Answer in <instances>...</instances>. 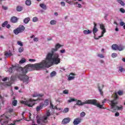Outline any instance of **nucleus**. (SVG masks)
I'll use <instances>...</instances> for the list:
<instances>
[{"instance_id":"nucleus-1","label":"nucleus","mask_w":125,"mask_h":125,"mask_svg":"<svg viewBox=\"0 0 125 125\" xmlns=\"http://www.w3.org/2000/svg\"><path fill=\"white\" fill-rule=\"evenodd\" d=\"M61 61V60L59 58V54L51 52L48 53L45 60H43L40 63L43 66V69H44V68L51 67L53 64L58 65Z\"/></svg>"},{"instance_id":"nucleus-2","label":"nucleus","mask_w":125,"mask_h":125,"mask_svg":"<svg viewBox=\"0 0 125 125\" xmlns=\"http://www.w3.org/2000/svg\"><path fill=\"white\" fill-rule=\"evenodd\" d=\"M43 66L41 62L36 63L35 64H28L26 65L24 68L21 67H17L16 69L17 71H21V74H27L28 72L33 71V70H36L37 71H40L43 68Z\"/></svg>"},{"instance_id":"nucleus-3","label":"nucleus","mask_w":125,"mask_h":125,"mask_svg":"<svg viewBox=\"0 0 125 125\" xmlns=\"http://www.w3.org/2000/svg\"><path fill=\"white\" fill-rule=\"evenodd\" d=\"M97 26V24H96V23L94 22V27L93 28V33L94 36V38L95 40H99L100 38H102V37H104V34L106 33V29L105 28V26H104V24H101L100 25V28L101 30H102V35L101 36H99L98 38H96V33L98 32V29H97V27H96Z\"/></svg>"},{"instance_id":"nucleus-4","label":"nucleus","mask_w":125,"mask_h":125,"mask_svg":"<svg viewBox=\"0 0 125 125\" xmlns=\"http://www.w3.org/2000/svg\"><path fill=\"white\" fill-rule=\"evenodd\" d=\"M84 104H91V105H94V106L98 107L100 109H105V108L103 107V105L98 103L97 100L95 99L86 100L83 103L79 104L78 105H84Z\"/></svg>"},{"instance_id":"nucleus-5","label":"nucleus","mask_w":125,"mask_h":125,"mask_svg":"<svg viewBox=\"0 0 125 125\" xmlns=\"http://www.w3.org/2000/svg\"><path fill=\"white\" fill-rule=\"evenodd\" d=\"M40 100L41 99H37L36 100L33 99H29L26 101H21V104H23L26 106H28V107H33V106H34L36 104V103H35V101H40Z\"/></svg>"},{"instance_id":"nucleus-6","label":"nucleus","mask_w":125,"mask_h":125,"mask_svg":"<svg viewBox=\"0 0 125 125\" xmlns=\"http://www.w3.org/2000/svg\"><path fill=\"white\" fill-rule=\"evenodd\" d=\"M20 74L17 75V78L22 81L25 84H28V83L30 82L29 81V76H27L26 74L21 73L20 72Z\"/></svg>"},{"instance_id":"nucleus-7","label":"nucleus","mask_w":125,"mask_h":125,"mask_svg":"<svg viewBox=\"0 0 125 125\" xmlns=\"http://www.w3.org/2000/svg\"><path fill=\"white\" fill-rule=\"evenodd\" d=\"M47 123V117L43 116L37 119V124L41 125H44V124Z\"/></svg>"},{"instance_id":"nucleus-8","label":"nucleus","mask_w":125,"mask_h":125,"mask_svg":"<svg viewBox=\"0 0 125 125\" xmlns=\"http://www.w3.org/2000/svg\"><path fill=\"white\" fill-rule=\"evenodd\" d=\"M117 99H119V96H118V94L117 93H115L114 99L110 101L111 109H114L116 105H118V102H117Z\"/></svg>"},{"instance_id":"nucleus-9","label":"nucleus","mask_w":125,"mask_h":125,"mask_svg":"<svg viewBox=\"0 0 125 125\" xmlns=\"http://www.w3.org/2000/svg\"><path fill=\"white\" fill-rule=\"evenodd\" d=\"M24 31H25V27L21 25L17 29H14L13 32L15 35H18V34L24 32Z\"/></svg>"},{"instance_id":"nucleus-10","label":"nucleus","mask_w":125,"mask_h":125,"mask_svg":"<svg viewBox=\"0 0 125 125\" xmlns=\"http://www.w3.org/2000/svg\"><path fill=\"white\" fill-rule=\"evenodd\" d=\"M3 121L4 124H8V121H9V117H7L4 114H3L2 115H1L0 117V122Z\"/></svg>"},{"instance_id":"nucleus-11","label":"nucleus","mask_w":125,"mask_h":125,"mask_svg":"<svg viewBox=\"0 0 125 125\" xmlns=\"http://www.w3.org/2000/svg\"><path fill=\"white\" fill-rule=\"evenodd\" d=\"M62 46H63V45H62L59 43L56 44L55 48H52L51 50V52L54 53V52H56V51H58V49H59V48H60V47H62Z\"/></svg>"},{"instance_id":"nucleus-12","label":"nucleus","mask_w":125,"mask_h":125,"mask_svg":"<svg viewBox=\"0 0 125 125\" xmlns=\"http://www.w3.org/2000/svg\"><path fill=\"white\" fill-rule=\"evenodd\" d=\"M71 121V118H66L62 120V125H67V124H69Z\"/></svg>"},{"instance_id":"nucleus-13","label":"nucleus","mask_w":125,"mask_h":125,"mask_svg":"<svg viewBox=\"0 0 125 125\" xmlns=\"http://www.w3.org/2000/svg\"><path fill=\"white\" fill-rule=\"evenodd\" d=\"M20 66L17 67V66H13V67H10L8 69V71L9 72V73H10L11 74H12V73H13V70H16V71H17V72H21V70H17V69H16L17 68H19Z\"/></svg>"},{"instance_id":"nucleus-14","label":"nucleus","mask_w":125,"mask_h":125,"mask_svg":"<svg viewBox=\"0 0 125 125\" xmlns=\"http://www.w3.org/2000/svg\"><path fill=\"white\" fill-rule=\"evenodd\" d=\"M81 122H82V119L80 118H76L74 119L73 121V125H79V124H81Z\"/></svg>"},{"instance_id":"nucleus-15","label":"nucleus","mask_w":125,"mask_h":125,"mask_svg":"<svg viewBox=\"0 0 125 125\" xmlns=\"http://www.w3.org/2000/svg\"><path fill=\"white\" fill-rule=\"evenodd\" d=\"M123 107L122 105H121L120 106H117V105H115L114 108H111V109H114L113 110L111 111V112L114 113V112H115L116 110H123Z\"/></svg>"},{"instance_id":"nucleus-16","label":"nucleus","mask_w":125,"mask_h":125,"mask_svg":"<svg viewBox=\"0 0 125 125\" xmlns=\"http://www.w3.org/2000/svg\"><path fill=\"white\" fill-rule=\"evenodd\" d=\"M98 87L101 95H102V96H103V91H102V89L104 87V85L102 84L101 86H100L99 84H98Z\"/></svg>"},{"instance_id":"nucleus-17","label":"nucleus","mask_w":125,"mask_h":125,"mask_svg":"<svg viewBox=\"0 0 125 125\" xmlns=\"http://www.w3.org/2000/svg\"><path fill=\"white\" fill-rule=\"evenodd\" d=\"M11 22H12V23H17L18 21V18H17V17H12L11 18Z\"/></svg>"},{"instance_id":"nucleus-18","label":"nucleus","mask_w":125,"mask_h":125,"mask_svg":"<svg viewBox=\"0 0 125 125\" xmlns=\"http://www.w3.org/2000/svg\"><path fill=\"white\" fill-rule=\"evenodd\" d=\"M124 49V47L123 45L122 44L118 45L117 50H119V51H123Z\"/></svg>"},{"instance_id":"nucleus-19","label":"nucleus","mask_w":125,"mask_h":125,"mask_svg":"<svg viewBox=\"0 0 125 125\" xmlns=\"http://www.w3.org/2000/svg\"><path fill=\"white\" fill-rule=\"evenodd\" d=\"M42 108H43V105H42V104H41L40 106H37L36 107L37 112H40V111H41V110H42Z\"/></svg>"},{"instance_id":"nucleus-20","label":"nucleus","mask_w":125,"mask_h":125,"mask_svg":"<svg viewBox=\"0 0 125 125\" xmlns=\"http://www.w3.org/2000/svg\"><path fill=\"white\" fill-rule=\"evenodd\" d=\"M40 6L41 8H42V9H44V10H46L47 9V7L45 4H44V3L40 4Z\"/></svg>"},{"instance_id":"nucleus-21","label":"nucleus","mask_w":125,"mask_h":125,"mask_svg":"<svg viewBox=\"0 0 125 125\" xmlns=\"http://www.w3.org/2000/svg\"><path fill=\"white\" fill-rule=\"evenodd\" d=\"M118 45L117 44H113L111 46V47H112L113 50H118Z\"/></svg>"},{"instance_id":"nucleus-22","label":"nucleus","mask_w":125,"mask_h":125,"mask_svg":"<svg viewBox=\"0 0 125 125\" xmlns=\"http://www.w3.org/2000/svg\"><path fill=\"white\" fill-rule=\"evenodd\" d=\"M83 34H84V35H88L89 34H91V33H92V31L88 29L87 30H84L83 31Z\"/></svg>"},{"instance_id":"nucleus-23","label":"nucleus","mask_w":125,"mask_h":125,"mask_svg":"<svg viewBox=\"0 0 125 125\" xmlns=\"http://www.w3.org/2000/svg\"><path fill=\"white\" fill-rule=\"evenodd\" d=\"M17 11L19 12H20V11H22L23 10V7L21 6H18L16 8Z\"/></svg>"},{"instance_id":"nucleus-24","label":"nucleus","mask_w":125,"mask_h":125,"mask_svg":"<svg viewBox=\"0 0 125 125\" xmlns=\"http://www.w3.org/2000/svg\"><path fill=\"white\" fill-rule=\"evenodd\" d=\"M25 4L28 6H30V5L32 4V1H31L30 0H26L25 1Z\"/></svg>"},{"instance_id":"nucleus-25","label":"nucleus","mask_w":125,"mask_h":125,"mask_svg":"<svg viewBox=\"0 0 125 125\" xmlns=\"http://www.w3.org/2000/svg\"><path fill=\"white\" fill-rule=\"evenodd\" d=\"M30 20V18H26L23 20V22L24 23H25V24H28Z\"/></svg>"},{"instance_id":"nucleus-26","label":"nucleus","mask_w":125,"mask_h":125,"mask_svg":"<svg viewBox=\"0 0 125 125\" xmlns=\"http://www.w3.org/2000/svg\"><path fill=\"white\" fill-rule=\"evenodd\" d=\"M2 84L4 86H10L11 85V83L9 82H5L2 83Z\"/></svg>"},{"instance_id":"nucleus-27","label":"nucleus","mask_w":125,"mask_h":125,"mask_svg":"<svg viewBox=\"0 0 125 125\" xmlns=\"http://www.w3.org/2000/svg\"><path fill=\"white\" fill-rule=\"evenodd\" d=\"M48 100H46L44 101L43 104H42V105H43V107H45L48 105Z\"/></svg>"},{"instance_id":"nucleus-28","label":"nucleus","mask_w":125,"mask_h":125,"mask_svg":"<svg viewBox=\"0 0 125 125\" xmlns=\"http://www.w3.org/2000/svg\"><path fill=\"white\" fill-rule=\"evenodd\" d=\"M117 2L120 3V4H121L123 6H125V2L124 1H123V0H117Z\"/></svg>"},{"instance_id":"nucleus-29","label":"nucleus","mask_w":125,"mask_h":125,"mask_svg":"<svg viewBox=\"0 0 125 125\" xmlns=\"http://www.w3.org/2000/svg\"><path fill=\"white\" fill-rule=\"evenodd\" d=\"M77 103L75 105H78V106H83V105H80L78 104H82V103H83V102H82V101L80 100H77Z\"/></svg>"},{"instance_id":"nucleus-30","label":"nucleus","mask_w":125,"mask_h":125,"mask_svg":"<svg viewBox=\"0 0 125 125\" xmlns=\"http://www.w3.org/2000/svg\"><path fill=\"white\" fill-rule=\"evenodd\" d=\"M26 60L25 58L21 59V61H20L19 63L20 64H24L25 62H26Z\"/></svg>"},{"instance_id":"nucleus-31","label":"nucleus","mask_w":125,"mask_h":125,"mask_svg":"<svg viewBox=\"0 0 125 125\" xmlns=\"http://www.w3.org/2000/svg\"><path fill=\"white\" fill-rule=\"evenodd\" d=\"M119 70L120 71V72H121V73H123V72H125V68H124L123 67V66H120L119 68Z\"/></svg>"},{"instance_id":"nucleus-32","label":"nucleus","mask_w":125,"mask_h":125,"mask_svg":"<svg viewBox=\"0 0 125 125\" xmlns=\"http://www.w3.org/2000/svg\"><path fill=\"white\" fill-rule=\"evenodd\" d=\"M4 55L6 56V57H9V56H12V53L6 52L5 53Z\"/></svg>"},{"instance_id":"nucleus-33","label":"nucleus","mask_w":125,"mask_h":125,"mask_svg":"<svg viewBox=\"0 0 125 125\" xmlns=\"http://www.w3.org/2000/svg\"><path fill=\"white\" fill-rule=\"evenodd\" d=\"M56 23H57L56 21H55L54 20L51 21L50 22V24L51 25H55L56 24Z\"/></svg>"},{"instance_id":"nucleus-34","label":"nucleus","mask_w":125,"mask_h":125,"mask_svg":"<svg viewBox=\"0 0 125 125\" xmlns=\"http://www.w3.org/2000/svg\"><path fill=\"white\" fill-rule=\"evenodd\" d=\"M56 76V72H55V71H53V72H52L51 73V74H50V77H51V78H52V77H54V76Z\"/></svg>"},{"instance_id":"nucleus-35","label":"nucleus","mask_w":125,"mask_h":125,"mask_svg":"<svg viewBox=\"0 0 125 125\" xmlns=\"http://www.w3.org/2000/svg\"><path fill=\"white\" fill-rule=\"evenodd\" d=\"M111 57L112 58H116V57H118V54L116 53H113L111 54Z\"/></svg>"},{"instance_id":"nucleus-36","label":"nucleus","mask_w":125,"mask_h":125,"mask_svg":"<svg viewBox=\"0 0 125 125\" xmlns=\"http://www.w3.org/2000/svg\"><path fill=\"white\" fill-rule=\"evenodd\" d=\"M12 105L13 106H16L17 105V100H14L12 101Z\"/></svg>"},{"instance_id":"nucleus-37","label":"nucleus","mask_w":125,"mask_h":125,"mask_svg":"<svg viewBox=\"0 0 125 125\" xmlns=\"http://www.w3.org/2000/svg\"><path fill=\"white\" fill-rule=\"evenodd\" d=\"M77 99L71 98L68 101V102H69V103H71V102H73L74 101H77Z\"/></svg>"},{"instance_id":"nucleus-38","label":"nucleus","mask_w":125,"mask_h":125,"mask_svg":"<svg viewBox=\"0 0 125 125\" xmlns=\"http://www.w3.org/2000/svg\"><path fill=\"white\" fill-rule=\"evenodd\" d=\"M8 22L7 21H5V22H4L2 24V27H3V28H4V27H5V26L7 25V24H8Z\"/></svg>"},{"instance_id":"nucleus-39","label":"nucleus","mask_w":125,"mask_h":125,"mask_svg":"<svg viewBox=\"0 0 125 125\" xmlns=\"http://www.w3.org/2000/svg\"><path fill=\"white\" fill-rule=\"evenodd\" d=\"M23 51H24V48H23V47H21L19 48V52H23Z\"/></svg>"},{"instance_id":"nucleus-40","label":"nucleus","mask_w":125,"mask_h":125,"mask_svg":"<svg viewBox=\"0 0 125 125\" xmlns=\"http://www.w3.org/2000/svg\"><path fill=\"white\" fill-rule=\"evenodd\" d=\"M49 116H50V112L49 111H48L46 113V116H45V117H47V119H48Z\"/></svg>"},{"instance_id":"nucleus-41","label":"nucleus","mask_w":125,"mask_h":125,"mask_svg":"<svg viewBox=\"0 0 125 125\" xmlns=\"http://www.w3.org/2000/svg\"><path fill=\"white\" fill-rule=\"evenodd\" d=\"M17 44H18V45H20V46H23V43L21 41H18Z\"/></svg>"},{"instance_id":"nucleus-42","label":"nucleus","mask_w":125,"mask_h":125,"mask_svg":"<svg viewBox=\"0 0 125 125\" xmlns=\"http://www.w3.org/2000/svg\"><path fill=\"white\" fill-rule=\"evenodd\" d=\"M33 22H37L38 21V18L37 17H35L32 19Z\"/></svg>"},{"instance_id":"nucleus-43","label":"nucleus","mask_w":125,"mask_h":125,"mask_svg":"<svg viewBox=\"0 0 125 125\" xmlns=\"http://www.w3.org/2000/svg\"><path fill=\"white\" fill-rule=\"evenodd\" d=\"M75 79L74 76H69L68 78V81H72V80H74Z\"/></svg>"},{"instance_id":"nucleus-44","label":"nucleus","mask_w":125,"mask_h":125,"mask_svg":"<svg viewBox=\"0 0 125 125\" xmlns=\"http://www.w3.org/2000/svg\"><path fill=\"white\" fill-rule=\"evenodd\" d=\"M81 117H82V118L84 117V116H85V112L83 111L81 114H80Z\"/></svg>"},{"instance_id":"nucleus-45","label":"nucleus","mask_w":125,"mask_h":125,"mask_svg":"<svg viewBox=\"0 0 125 125\" xmlns=\"http://www.w3.org/2000/svg\"><path fill=\"white\" fill-rule=\"evenodd\" d=\"M21 121H23V119H20V120H15L13 123H15V124H16V123H20Z\"/></svg>"},{"instance_id":"nucleus-46","label":"nucleus","mask_w":125,"mask_h":125,"mask_svg":"<svg viewBox=\"0 0 125 125\" xmlns=\"http://www.w3.org/2000/svg\"><path fill=\"white\" fill-rule=\"evenodd\" d=\"M118 94L120 96L123 95V91H122V90H119V91H118Z\"/></svg>"},{"instance_id":"nucleus-47","label":"nucleus","mask_w":125,"mask_h":125,"mask_svg":"<svg viewBox=\"0 0 125 125\" xmlns=\"http://www.w3.org/2000/svg\"><path fill=\"white\" fill-rule=\"evenodd\" d=\"M63 93L64 94H68V93H69V90H63Z\"/></svg>"},{"instance_id":"nucleus-48","label":"nucleus","mask_w":125,"mask_h":125,"mask_svg":"<svg viewBox=\"0 0 125 125\" xmlns=\"http://www.w3.org/2000/svg\"><path fill=\"white\" fill-rule=\"evenodd\" d=\"M63 112L64 113H68V112H69V108H64Z\"/></svg>"},{"instance_id":"nucleus-49","label":"nucleus","mask_w":125,"mask_h":125,"mask_svg":"<svg viewBox=\"0 0 125 125\" xmlns=\"http://www.w3.org/2000/svg\"><path fill=\"white\" fill-rule=\"evenodd\" d=\"M66 2H67V3H69V4H73L70 0H66Z\"/></svg>"},{"instance_id":"nucleus-50","label":"nucleus","mask_w":125,"mask_h":125,"mask_svg":"<svg viewBox=\"0 0 125 125\" xmlns=\"http://www.w3.org/2000/svg\"><path fill=\"white\" fill-rule=\"evenodd\" d=\"M2 8L4 9V10H7L8 9V7L4 6H2Z\"/></svg>"},{"instance_id":"nucleus-51","label":"nucleus","mask_w":125,"mask_h":125,"mask_svg":"<svg viewBox=\"0 0 125 125\" xmlns=\"http://www.w3.org/2000/svg\"><path fill=\"white\" fill-rule=\"evenodd\" d=\"M120 10L122 13H125V10L123 8H120Z\"/></svg>"},{"instance_id":"nucleus-52","label":"nucleus","mask_w":125,"mask_h":125,"mask_svg":"<svg viewBox=\"0 0 125 125\" xmlns=\"http://www.w3.org/2000/svg\"><path fill=\"white\" fill-rule=\"evenodd\" d=\"M98 57H100V58H104V56L103 54H98Z\"/></svg>"},{"instance_id":"nucleus-53","label":"nucleus","mask_w":125,"mask_h":125,"mask_svg":"<svg viewBox=\"0 0 125 125\" xmlns=\"http://www.w3.org/2000/svg\"><path fill=\"white\" fill-rule=\"evenodd\" d=\"M61 53H65L66 52V50L65 49H62L60 50Z\"/></svg>"},{"instance_id":"nucleus-54","label":"nucleus","mask_w":125,"mask_h":125,"mask_svg":"<svg viewBox=\"0 0 125 125\" xmlns=\"http://www.w3.org/2000/svg\"><path fill=\"white\" fill-rule=\"evenodd\" d=\"M29 61L30 62H35L36 60L33 59H30L29 60Z\"/></svg>"},{"instance_id":"nucleus-55","label":"nucleus","mask_w":125,"mask_h":125,"mask_svg":"<svg viewBox=\"0 0 125 125\" xmlns=\"http://www.w3.org/2000/svg\"><path fill=\"white\" fill-rule=\"evenodd\" d=\"M61 4L62 6H65V2L64 1H62L61 2Z\"/></svg>"},{"instance_id":"nucleus-56","label":"nucleus","mask_w":125,"mask_h":125,"mask_svg":"<svg viewBox=\"0 0 125 125\" xmlns=\"http://www.w3.org/2000/svg\"><path fill=\"white\" fill-rule=\"evenodd\" d=\"M120 26H124V25H125V23L124 21H121L120 23Z\"/></svg>"},{"instance_id":"nucleus-57","label":"nucleus","mask_w":125,"mask_h":125,"mask_svg":"<svg viewBox=\"0 0 125 125\" xmlns=\"http://www.w3.org/2000/svg\"><path fill=\"white\" fill-rule=\"evenodd\" d=\"M34 42H38L39 41V39L38 38H34L33 39Z\"/></svg>"},{"instance_id":"nucleus-58","label":"nucleus","mask_w":125,"mask_h":125,"mask_svg":"<svg viewBox=\"0 0 125 125\" xmlns=\"http://www.w3.org/2000/svg\"><path fill=\"white\" fill-rule=\"evenodd\" d=\"M115 117H119L120 116V113L119 112H116L115 114Z\"/></svg>"},{"instance_id":"nucleus-59","label":"nucleus","mask_w":125,"mask_h":125,"mask_svg":"<svg viewBox=\"0 0 125 125\" xmlns=\"http://www.w3.org/2000/svg\"><path fill=\"white\" fill-rule=\"evenodd\" d=\"M8 112H9V113H12V112H13V109H12V108H10V109L8 110Z\"/></svg>"},{"instance_id":"nucleus-60","label":"nucleus","mask_w":125,"mask_h":125,"mask_svg":"<svg viewBox=\"0 0 125 125\" xmlns=\"http://www.w3.org/2000/svg\"><path fill=\"white\" fill-rule=\"evenodd\" d=\"M7 81V77H5L2 79V82H6Z\"/></svg>"},{"instance_id":"nucleus-61","label":"nucleus","mask_w":125,"mask_h":125,"mask_svg":"<svg viewBox=\"0 0 125 125\" xmlns=\"http://www.w3.org/2000/svg\"><path fill=\"white\" fill-rule=\"evenodd\" d=\"M78 7H79V8H81L82 5L81 4L79 3Z\"/></svg>"},{"instance_id":"nucleus-62","label":"nucleus","mask_w":125,"mask_h":125,"mask_svg":"<svg viewBox=\"0 0 125 125\" xmlns=\"http://www.w3.org/2000/svg\"><path fill=\"white\" fill-rule=\"evenodd\" d=\"M37 96H39L40 97H42L43 96V94H39Z\"/></svg>"},{"instance_id":"nucleus-63","label":"nucleus","mask_w":125,"mask_h":125,"mask_svg":"<svg viewBox=\"0 0 125 125\" xmlns=\"http://www.w3.org/2000/svg\"><path fill=\"white\" fill-rule=\"evenodd\" d=\"M15 89H16V90H18L19 89V87H18V86H15Z\"/></svg>"},{"instance_id":"nucleus-64","label":"nucleus","mask_w":125,"mask_h":125,"mask_svg":"<svg viewBox=\"0 0 125 125\" xmlns=\"http://www.w3.org/2000/svg\"><path fill=\"white\" fill-rule=\"evenodd\" d=\"M6 27H7V29H9V28H10L11 26L10 24H8Z\"/></svg>"}]
</instances>
